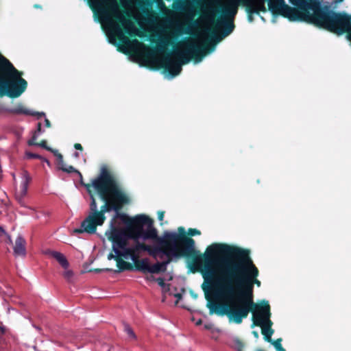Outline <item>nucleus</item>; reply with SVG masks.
Returning a JSON list of instances; mask_svg holds the SVG:
<instances>
[{"label":"nucleus","mask_w":351,"mask_h":351,"mask_svg":"<svg viewBox=\"0 0 351 351\" xmlns=\"http://www.w3.org/2000/svg\"><path fill=\"white\" fill-rule=\"evenodd\" d=\"M62 171L67 172V173L75 172L81 176V174L79 171H77L73 167L70 166V165H66V167H62Z\"/></svg>","instance_id":"nucleus-18"},{"label":"nucleus","mask_w":351,"mask_h":351,"mask_svg":"<svg viewBox=\"0 0 351 351\" xmlns=\"http://www.w3.org/2000/svg\"><path fill=\"white\" fill-rule=\"evenodd\" d=\"M63 276L67 280L70 281L73 278V272L72 270L69 269V267H67L66 269H64Z\"/></svg>","instance_id":"nucleus-17"},{"label":"nucleus","mask_w":351,"mask_h":351,"mask_svg":"<svg viewBox=\"0 0 351 351\" xmlns=\"http://www.w3.org/2000/svg\"><path fill=\"white\" fill-rule=\"evenodd\" d=\"M233 346L238 350L241 351L243 347L242 343L239 339H234L233 341Z\"/></svg>","instance_id":"nucleus-21"},{"label":"nucleus","mask_w":351,"mask_h":351,"mask_svg":"<svg viewBox=\"0 0 351 351\" xmlns=\"http://www.w3.org/2000/svg\"><path fill=\"white\" fill-rule=\"evenodd\" d=\"M253 334H254V335L255 336V337H256V338H258V332H257L254 331V332H253Z\"/></svg>","instance_id":"nucleus-34"},{"label":"nucleus","mask_w":351,"mask_h":351,"mask_svg":"<svg viewBox=\"0 0 351 351\" xmlns=\"http://www.w3.org/2000/svg\"><path fill=\"white\" fill-rule=\"evenodd\" d=\"M224 24H225V25L226 27V29H226V33L225 36H228L229 34H230L232 32L233 28H234V25L232 23H228L226 22H224Z\"/></svg>","instance_id":"nucleus-22"},{"label":"nucleus","mask_w":351,"mask_h":351,"mask_svg":"<svg viewBox=\"0 0 351 351\" xmlns=\"http://www.w3.org/2000/svg\"><path fill=\"white\" fill-rule=\"evenodd\" d=\"M75 148L76 149H79V150H82V145H81L80 144H79V143H76V144L75 145Z\"/></svg>","instance_id":"nucleus-29"},{"label":"nucleus","mask_w":351,"mask_h":351,"mask_svg":"<svg viewBox=\"0 0 351 351\" xmlns=\"http://www.w3.org/2000/svg\"><path fill=\"white\" fill-rule=\"evenodd\" d=\"M40 132H41V124L38 123V130L36 132H35V134H34L32 139L29 141V145H36L37 143H35V141L36 140L38 136L39 135V133H40Z\"/></svg>","instance_id":"nucleus-15"},{"label":"nucleus","mask_w":351,"mask_h":351,"mask_svg":"<svg viewBox=\"0 0 351 351\" xmlns=\"http://www.w3.org/2000/svg\"><path fill=\"white\" fill-rule=\"evenodd\" d=\"M178 231L180 234L165 232L158 237L153 221L145 215L134 217L124 229L114 228L112 221L110 229L106 232L113 251L108 258L116 260L119 271H121L130 267L123 259L136 262L142 252L146 251L155 259L162 261L149 265L147 260H143V269L152 274L165 271L172 258L189 256L194 252V240L182 235L183 228H179Z\"/></svg>","instance_id":"nucleus-3"},{"label":"nucleus","mask_w":351,"mask_h":351,"mask_svg":"<svg viewBox=\"0 0 351 351\" xmlns=\"http://www.w3.org/2000/svg\"><path fill=\"white\" fill-rule=\"evenodd\" d=\"M0 232L3 234H5L6 235L7 237V239H8V241H7V243H9V244H12V239L10 238V237L9 235H7L5 232L4 231V230L0 227Z\"/></svg>","instance_id":"nucleus-26"},{"label":"nucleus","mask_w":351,"mask_h":351,"mask_svg":"<svg viewBox=\"0 0 351 351\" xmlns=\"http://www.w3.org/2000/svg\"><path fill=\"white\" fill-rule=\"evenodd\" d=\"M203 258L204 263L202 256L197 257L195 263L202 266L206 298L215 301L208 304L210 313L226 315L230 322L241 323L258 304L253 303L252 292L254 285L261 286L258 270L248 252L213 243L206 248Z\"/></svg>","instance_id":"nucleus-1"},{"label":"nucleus","mask_w":351,"mask_h":351,"mask_svg":"<svg viewBox=\"0 0 351 351\" xmlns=\"http://www.w3.org/2000/svg\"><path fill=\"white\" fill-rule=\"evenodd\" d=\"M171 36L170 33L165 32L164 33V40L162 41V48L164 49L170 42Z\"/></svg>","instance_id":"nucleus-16"},{"label":"nucleus","mask_w":351,"mask_h":351,"mask_svg":"<svg viewBox=\"0 0 351 351\" xmlns=\"http://www.w3.org/2000/svg\"><path fill=\"white\" fill-rule=\"evenodd\" d=\"M149 17H152V18L154 17L153 14H149Z\"/></svg>","instance_id":"nucleus-39"},{"label":"nucleus","mask_w":351,"mask_h":351,"mask_svg":"<svg viewBox=\"0 0 351 351\" xmlns=\"http://www.w3.org/2000/svg\"><path fill=\"white\" fill-rule=\"evenodd\" d=\"M74 155H75V157H78L79 156V154L78 153H75Z\"/></svg>","instance_id":"nucleus-37"},{"label":"nucleus","mask_w":351,"mask_h":351,"mask_svg":"<svg viewBox=\"0 0 351 351\" xmlns=\"http://www.w3.org/2000/svg\"><path fill=\"white\" fill-rule=\"evenodd\" d=\"M90 6L99 18L109 42L116 45L117 39L123 44L124 51L132 52V56L138 61H149L156 58L158 63L164 67L172 78L182 71V66L191 61L193 56L195 63H199L202 57L210 52V47L221 40L217 34L213 30L215 14L208 8L203 10V15L198 20L199 29L196 38H189L180 42L174 52L165 56L155 55L153 50L138 40H130L123 33L120 23L125 32L131 36H143L134 22L125 18L117 0H88Z\"/></svg>","instance_id":"nucleus-2"},{"label":"nucleus","mask_w":351,"mask_h":351,"mask_svg":"<svg viewBox=\"0 0 351 351\" xmlns=\"http://www.w3.org/2000/svg\"><path fill=\"white\" fill-rule=\"evenodd\" d=\"M52 152L54 154V155L56 156L57 158V160H58V163L59 162H62V161L63 160V157H62V155L59 154L57 150H53Z\"/></svg>","instance_id":"nucleus-23"},{"label":"nucleus","mask_w":351,"mask_h":351,"mask_svg":"<svg viewBox=\"0 0 351 351\" xmlns=\"http://www.w3.org/2000/svg\"><path fill=\"white\" fill-rule=\"evenodd\" d=\"M50 255L55 258L64 269H66L69 267V263L63 254L59 252L52 251L50 252Z\"/></svg>","instance_id":"nucleus-13"},{"label":"nucleus","mask_w":351,"mask_h":351,"mask_svg":"<svg viewBox=\"0 0 351 351\" xmlns=\"http://www.w3.org/2000/svg\"><path fill=\"white\" fill-rule=\"evenodd\" d=\"M22 73L0 54V95L12 98L19 97L27 88Z\"/></svg>","instance_id":"nucleus-5"},{"label":"nucleus","mask_w":351,"mask_h":351,"mask_svg":"<svg viewBox=\"0 0 351 351\" xmlns=\"http://www.w3.org/2000/svg\"><path fill=\"white\" fill-rule=\"evenodd\" d=\"M136 1V0H121L123 7L127 11V14L136 20L141 26L144 27L143 16L135 5Z\"/></svg>","instance_id":"nucleus-10"},{"label":"nucleus","mask_w":351,"mask_h":351,"mask_svg":"<svg viewBox=\"0 0 351 351\" xmlns=\"http://www.w3.org/2000/svg\"><path fill=\"white\" fill-rule=\"evenodd\" d=\"M175 297H176L178 300L181 298V294L180 293H176L174 295Z\"/></svg>","instance_id":"nucleus-33"},{"label":"nucleus","mask_w":351,"mask_h":351,"mask_svg":"<svg viewBox=\"0 0 351 351\" xmlns=\"http://www.w3.org/2000/svg\"><path fill=\"white\" fill-rule=\"evenodd\" d=\"M105 216L102 213H90L88 216L82 221V228L73 230V233H94L97 226H101L105 221Z\"/></svg>","instance_id":"nucleus-8"},{"label":"nucleus","mask_w":351,"mask_h":351,"mask_svg":"<svg viewBox=\"0 0 351 351\" xmlns=\"http://www.w3.org/2000/svg\"><path fill=\"white\" fill-rule=\"evenodd\" d=\"M156 281L158 283V285L162 288V290L164 291H167L169 290V286L165 283L164 280L162 278H158Z\"/></svg>","instance_id":"nucleus-19"},{"label":"nucleus","mask_w":351,"mask_h":351,"mask_svg":"<svg viewBox=\"0 0 351 351\" xmlns=\"http://www.w3.org/2000/svg\"><path fill=\"white\" fill-rule=\"evenodd\" d=\"M87 189L88 190L90 197H91V203H90L91 212L90 213H97V206L95 199L93 197V195L91 194V192L89 189V186L87 187Z\"/></svg>","instance_id":"nucleus-14"},{"label":"nucleus","mask_w":351,"mask_h":351,"mask_svg":"<svg viewBox=\"0 0 351 351\" xmlns=\"http://www.w3.org/2000/svg\"><path fill=\"white\" fill-rule=\"evenodd\" d=\"M29 181V175L27 171H23L21 175L20 184H16L15 187V198L17 202L24 207L26 206L25 197L27 194V188Z\"/></svg>","instance_id":"nucleus-9"},{"label":"nucleus","mask_w":351,"mask_h":351,"mask_svg":"<svg viewBox=\"0 0 351 351\" xmlns=\"http://www.w3.org/2000/svg\"><path fill=\"white\" fill-rule=\"evenodd\" d=\"M25 240L21 235H19L13 247L14 254L15 256H25L26 254Z\"/></svg>","instance_id":"nucleus-11"},{"label":"nucleus","mask_w":351,"mask_h":351,"mask_svg":"<svg viewBox=\"0 0 351 351\" xmlns=\"http://www.w3.org/2000/svg\"><path fill=\"white\" fill-rule=\"evenodd\" d=\"M248 20H249L250 22H252L253 21V18H252V16L251 15L248 16Z\"/></svg>","instance_id":"nucleus-35"},{"label":"nucleus","mask_w":351,"mask_h":351,"mask_svg":"<svg viewBox=\"0 0 351 351\" xmlns=\"http://www.w3.org/2000/svg\"><path fill=\"white\" fill-rule=\"evenodd\" d=\"M158 220L162 221L164 219V212L162 211H159L158 213Z\"/></svg>","instance_id":"nucleus-28"},{"label":"nucleus","mask_w":351,"mask_h":351,"mask_svg":"<svg viewBox=\"0 0 351 351\" xmlns=\"http://www.w3.org/2000/svg\"><path fill=\"white\" fill-rule=\"evenodd\" d=\"M36 145H37V146L42 147L45 148V149H47V150H49V151H51V152H52V151L53 150V149H52L51 147H49L47 146V145H46V141H41L40 143H39L36 144Z\"/></svg>","instance_id":"nucleus-24"},{"label":"nucleus","mask_w":351,"mask_h":351,"mask_svg":"<svg viewBox=\"0 0 351 351\" xmlns=\"http://www.w3.org/2000/svg\"><path fill=\"white\" fill-rule=\"evenodd\" d=\"M201 322H202V321L199 319V321H197V322L196 324H197V325H199V324H201Z\"/></svg>","instance_id":"nucleus-36"},{"label":"nucleus","mask_w":351,"mask_h":351,"mask_svg":"<svg viewBox=\"0 0 351 351\" xmlns=\"http://www.w3.org/2000/svg\"><path fill=\"white\" fill-rule=\"evenodd\" d=\"M125 331L129 337L132 338V339L135 338V335H134L132 329L130 327H129L128 326H125Z\"/></svg>","instance_id":"nucleus-20"},{"label":"nucleus","mask_w":351,"mask_h":351,"mask_svg":"<svg viewBox=\"0 0 351 351\" xmlns=\"http://www.w3.org/2000/svg\"><path fill=\"white\" fill-rule=\"evenodd\" d=\"M189 233L191 236L200 234V232L198 230H197V229H189Z\"/></svg>","instance_id":"nucleus-25"},{"label":"nucleus","mask_w":351,"mask_h":351,"mask_svg":"<svg viewBox=\"0 0 351 351\" xmlns=\"http://www.w3.org/2000/svg\"><path fill=\"white\" fill-rule=\"evenodd\" d=\"M58 166L59 168L62 170V167H66V165L64 164V161H62V163L60 162H58Z\"/></svg>","instance_id":"nucleus-30"},{"label":"nucleus","mask_w":351,"mask_h":351,"mask_svg":"<svg viewBox=\"0 0 351 351\" xmlns=\"http://www.w3.org/2000/svg\"><path fill=\"white\" fill-rule=\"evenodd\" d=\"M26 156L28 158H40L38 155L34 154H31V153H27Z\"/></svg>","instance_id":"nucleus-27"},{"label":"nucleus","mask_w":351,"mask_h":351,"mask_svg":"<svg viewBox=\"0 0 351 351\" xmlns=\"http://www.w3.org/2000/svg\"><path fill=\"white\" fill-rule=\"evenodd\" d=\"M92 186L104 202L101 210L97 211V213H102L103 216L110 210L111 206H119L125 202V196L119 189L114 178L105 167L101 168L99 176L92 182Z\"/></svg>","instance_id":"nucleus-4"},{"label":"nucleus","mask_w":351,"mask_h":351,"mask_svg":"<svg viewBox=\"0 0 351 351\" xmlns=\"http://www.w3.org/2000/svg\"><path fill=\"white\" fill-rule=\"evenodd\" d=\"M44 160H45V162H46L47 163V165H49V162L47 160L45 159Z\"/></svg>","instance_id":"nucleus-38"},{"label":"nucleus","mask_w":351,"mask_h":351,"mask_svg":"<svg viewBox=\"0 0 351 351\" xmlns=\"http://www.w3.org/2000/svg\"><path fill=\"white\" fill-rule=\"evenodd\" d=\"M12 112L15 114H23L27 115L36 116L38 119L45 115L44 112H38L30 110L26 108L22 104H18L12 110Z\"/></svg>","instance_id":"nucleus-12"},{"label":"nucleus","mask_w":351,"mask_h":351,"mask_svg":"<svg viewBox=\"0 0 351 351\" xmlns=\"http://www.w3.org/2000/svg\"><path fill=\"white\" fill-rule=\"evenodd\" d=\"M221 21H217V24H216V27L219 29L221 27Z\"/></svg>","instance_id":"nucleus-32"},{"label":"nucleus","mask_w":351,"mask_h":351,"mask_svg":"<svg viewBox=\"0 0 351 351\" xmlns=\"http://www.w3.org/2000/svg\"><path fill=\"white\" fill-rule=\"evenodd\" d=\"M216 5L221 8L225 18H233L237 14L240 5L246 7L250 13L265 11V0H215Z\"/></svg>","instance_id":"nucleus-7"},{"label":"nucleus","mask_w":351,"mask_h":351,"mask_svg":"<svg viewBox=\"0 0 351 351\" xmlns=\"http://www.w3.org/2000/svg\"><path fill=\"white\" fill-rule=\"evenodd\" d=\"M270 317V306L267 301L263 300L262 302L254 306V310L252 311L253 324L261 327L265 340L272 343L277 351H285L282 346L281 339L274 341L271 340L274 330L271 328L273 323Z\"/></svg>","instance_id":"nucleus-6"},{"label":"nucleus","mask_w":351,"mask_h":351,"mask_svg":"<svg viewBox=\"0 0 351 351\" xmlns=\"http://www.w3.org/2000/svg\"><path fill=\"white\" fill-rule=\"evenodd\" d=\"M45 124L46 127H47V128L50 127V122L47 119H45Z\"/></svg>","instance_id":"nucleus-31"}]
</instances>
